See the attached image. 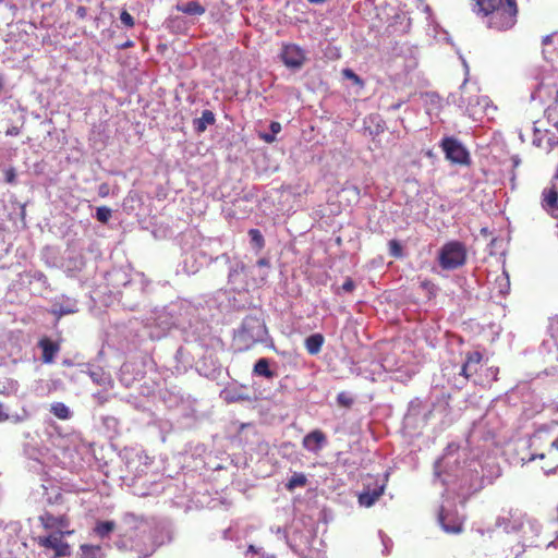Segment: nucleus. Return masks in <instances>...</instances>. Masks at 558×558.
Wrapping results in <instances>:
<instances>
[{
  "mask_svg": "<svg viewBox=\"0 0 558 558\" xmlns=\"http://www.w3.org/2000/svg\"><path fill=\"white\" fill-rule=\"evenodd\" d=\"M474 12L485 19L488 28L508 31L517 23V0H473Z\"/></svg>",
  "mask_w": 558,
  "mask_h": 558,
  "instance_id": "1",
  "label": "nucleus"
},
{
  "mask_svg": "<svg viewBox=\"0 0 558 558\" xmlns=\"http://www.w3.org/2000/svg\"><path fill=\"white\" fill-rule=\"evenodd\" d=\"M531 454L529 461H539V468L545 474H553L558 469V434L551 435L550 433L538 429L533 434L531 439Z\"/></svg>",
  "mask_w": 558,
  "mask_h": 558,
  "instance_id": "2",
  "label": "nucleus"
},
{
  "mask_svg": "<svg viewBox=\"0 0 558 558\" xmlns=\"http://www.w3.org/2000/svg\"><path fill=\"white\" fill-rule=\"evenodd\" d=\"M466 258L465 244L457 240L445 243L438 253V264L444 270H454L464 266Z\"/></svg>",
  "mask_w": 558,
  "mask_h": 558,
  "instance_id": "3",
  "label": "nucleus"
},
{
  "mask_svg": "<svg viewBox=\"0 0 558 558\" xmlns=\"http://www.w3.org/2000/svg\"><path fill=\"white\" fill-rule=\"evenodd\" d=\"M440 147L445 153L446 159L451 163L461 166H469L471 163L468 149L457 138L450 136L444 137L440 142Z\"/></svg>",
  "mask_w": 558,
  "mask_h": 558,
  "instance_id": "4",
  "label": "nucleus"
},
{
  "mask_svg": "<svg viewBox=\"0 0 558 558\" xmlns=\"http://www.w3.org/2000/svg\"><path fill=\"white\" fill-rule=\"evenodd\" d=\"M483 354L480 351H470L465 354V361L461 367V375L465 379H472L475 384V378L481 376L483 372Z\"/></svg>",
  "mask_w": 558,
  "mask_h": 558,
  "instance_id": "5",
  "label": "nucleus"
},
{
  "mask_svg": "<svg viewBox=\"0 0 558 558\" xmlns=\"http://www.w3.org/2000/svg\"><path fill=\"white\" fill-rule=\"evenodd\" d=\"M36 542L40 547L52 549L56 557H66L71 554L70 545L63 541L58 532L48 536H39Z\"/></svg>",
  "mask_w": 558,
  "mask_h": 558,
  "instance_id": "6",
  "label": "nucleus"
},
{
  "mask_svg": "<svg viewBox=\"0 0 558 558\" xmlns=\"http://www.w3.org/2000/svg\"><path fill=\"white\" fill-rule=\"evenodd\" d=\"M280 59L288 68L300 69L305 60V51L294 44L284 45L280 52Z\"/></svg>",
  "mask_w": 558,
  "mask_h": 558,
  "instance_id": "7",
  "label": "nucleus"
},
{
  "mask_svg": "<svg viewBox=\"0 0 558 558\" xmlns=\"http://www.w3.org/2000/svg\"><path fill=\"white\" fill-rule=\"evenodd\" d=\"M266 327L264 323L256 318H250L243 323L240 336L255 343L263 339Z\"/></svg>",
  "mask_w": 558,
  "mask_h": 558,
  "instance_id": "8",
  "label": "nucleus"
},
{
  "mask_svg": "<svg viewBox=\"0 0 558 558\" xmlns=\"http://www.w3.org/2000/svg\"><path fill=\"white\" fill-rule=\"evenodd\" d=\"M38 520L45 530L58 529L59 531L61 529H68L70 525V518L66 514L56 517L49 511L39 515Z\"/></svg>",
  "mask_w": 558,
  "mask_h": 558,
  "instance_id": "9",
  "label": "nucleus"
},
{
  "mask_svg": "<svg viewBox=\"0 0 558 558\" xmlns=\"http://www.w3.org/2000/svg\"><path fill=\"white\" fill-rule=\"evenodd\" d=\"M38 347L41 349V361L45 364H51L56 355L60 351V344L52 341L48 337H43L38 341Z\"/></svg>",
  "mask_w": 558,
  "mask_h": 558,
  "instance_id": "10",
  "label": "nucleus"
},
{
  "mask_svg": "<svg viewBox=\"0 0 558 558\" xmlns=\"http://www.w3.org/2000/svg\"><path fill=\"white\" fill-rule=\"evenodd\" d=\"M327 442V437L320 429L308 433L302 441L303 447L312 452H318Z\"/></svg>",
  "mask_w": 558,
  "mask_h": 558,
  "instance_id": "11",
  "label": "nucleus"
},
{
  "mask_svg": "<svg viewBox=\"0 0 558 558\" xmlns=\"http://www.w3.org/2000/svg\"><path fill=\"white\" fill-rule=\"evenodd\" d=\"M385 486L376 485L374 488H371L369 485H366L364 490L359 495V504L364 507H372L379 497L384 494Z\"/></svg>",
  "mask_w": 558,
  "mask_h": 558,
  "instance_id": "12",
  "label": "nucleus"
},
{
  "mask_svg": "<svg viewBox=\"0 0 558 558\" xmlns=\"http://www.w3.org/2000/svg\"><path fill=\"white\" fill-rule=\"evenodd\" d=\"M542 206L545 209H555L556 207H558V190L555 185H551L543 190Z\"/></svg>",
  "mask_w": 558,
  "mask_h": 558,
  "instance_id": "13",
  "label": "nucleus"
},
{
  "mask_svg": "<svg viewBox=\"0 0 558 558\" xmlns=\"http://www.w3.org/2000/svg\"><path fill=\"white\" fill-rule=\"evenodd\" d=\"M324 342L325 337L322 333H313L305 339L304 345L308 354L317 355L322 351Z\"/></svg>",
  "mask_w": 558,
  "mask_h": 558,
  "instance_id": "14",
  "label": "nucleus"
},
{
  "mask_svg": "<svg viewBox=\"0 0 558 558\" xmlns=\"http://www.w3.org/2000/svg\"><path fill=\"white\" fill-rule=\"evenodd\" d=\"M499 368L496 366L484 367L481 376L475 378V385L487 386L498 379Z\"/></svg>",
  "mask_w": 558,
  "mask_h": 558,
  "instance_id": "15",
  "label": "nucleus"
},
{
  "mask_svg": "<svg viewBox=\"0 0 558 558\" xmlns=\"http://www.w3.org/2000/svg\"><path fill=\"white\" fill-rule=\"evenodd\" d=\"M216 122L215 114L211 110H204L202 117L194 120V130L197 133H204L208 125H213Z\"/></svg>",
  "mask_w": 558,
  "mask_h": 558,
  "instance_id": "16",
  "label": "nucleus"
},
{
  "mask_svg": "<svg viewBox=\"0 0 558 558\" xmlns=\"http://www.w3.org/2000/svg\"><path fill=\"white\" fill-rule=\"evenodd\" d=\"M254 375L271 379L276 376V373L270 369V362L266 357L257 360L253 367Z\"/></svg>",
  "mask_w": 558,
  "mask_h": 558,
  "instance_id": "17",
  "label": "nucleus"
},
{
  "mask_svg": "<svg viewBox=\"0 0 558 558\" xmlns=\"http://www.w3.org/2000/svg\"><path fill=\"white\" fill-rule=\"evenodd\" d=\"M177 11L187 15H203L206 11L205 7L198 1H189L185 3L177 4Z\"/></svg>",
  "mask_w": 558,
  "mask_h": 558,
  "instance_id": "18",
  "label": "nucleus"
},
{
  "mask_svg": "<svg viewBox=\"0 0 558 558\" xmlns=\"http://www.w3.org/2000/svg\"><path fill=\"white\" fill-rule=\"evenodd\" d=\"M76 312H77V307H76L75 303H71V304H66V305L54 304L51 310V314L54 315L57 319H60L61 317H63L65 315L74 314Z\"/></svg>",
  "mask_w": 558,
  "mask_h": 558,
  "instance_id": "19",
  "label": "nucleus"
},
{
  "mask_svg": "<svg viewBox=\"0 0 558 558\" xmlns=\"http://www.w3.org/2000/svg\"><path fill=\"white\" fill-rule=\"evenodd\" d=\"M50 412L58 417L59 420H69L71 417V412L69 408L63 402H54L50 407Z\"/></svg>",
  "mask_w": 558,
  "mask_h": 558,
  "instance_id": "20",
  "label": "nucleus"
},
{
  "mask_svg": "<svg viewBox=\"0 0 558 558\" xmlns=\"http://www.w3.org/2000/svg\"><path fill=\"white\" fill-rule=\"evenodd\" d=\"M81 558H105L100 546L83 544L81 545Z\"/></svg>",
  "mask_w": 558,
  "mask_h": 558,
  "instance_id": "21",
  "label": "nucleus"
},
{
  "mask_svg": "<svg viewBox=\"0 0 558 558\" xmlns=\"http://www.w3.org/2000/svg\"><path fill=\"white\" fill-rule=\"evenodd\" d=\"M307 484V478L303 473H294L286 484L289 492H293L296 487H304Z\"/></svg>",
  "mask_w": 558,
  "mask_h": 558,
  "instance_id": "22",
  "label": "nucleus"
},
{
  "mask_svg": "<svg viewBox=\"0 0 558 558\" xmlns=\"http://www.w3.org/2000/svg\"><path fill=\"white\" fill-rule=\"evenodd\" d=\"M116 529V523L113 521H102L98 522L94 529L95 533L105 538Z\"/></svg>",
  "mask_w": 558,
  "mask_h": 558,
  "instance_id": "23",
  "label": "nucleus"
},
{
  "mask_svg": "<svg viewBox=\"0 0 558 558\" xmlns=\"http://www.w3.org/2000/svg\"><path fill=\"white\" fill-rule=\"evenodd\" d=\"M248 235L251 238V242L252 244L258 250H263L264 246H265V240H264V236L263 234L260 233V231L258 229H251L248 231Z\"/></svg>",
  "mask_w": 558,
  "mask_h": 558,
  "instance_id": "24",
  "label": "nucleus"
},
{
  "mask_svg": "<svg viewBox=\"0 0 558 558\" xmlns=\"http://www.w3.org/2000/svg\"><path fill=\"white\" fill-rule=\"evenodd\" d=\"M546 114L549 120L555 121L556 125L558 124V89L556 93L554 104L546 109Z\"/></svg>",
  "mask_w": 558,
  "mask_h": 558,
  "instance_id": "25",
  "label": "nucleus"
},
{
  "mask_svg": "<svg viewBox=\"0 0 558 558\" xmlns=\"http://www.w3.org/2000/svg\"><path fill=\"white\" fill-rule=\"evenodd\" d=\"M111 209L107 206H100L96 210V219L101 223H107L111 218Z\"/></svg>",
  "mask_w": 558,
  "mask_h": 558,
  "instance_id": "26",
  "label": "nucleus"
},
{
  "mask_svg": "<svg viewBox=\"0 0 558 558\" xmlns=\"http://www.w3.org/2000/svg\"><path fill=\"white\" fill-rule=\"evenodd\" d=\"M337 402L339 405L350 408L353 404V399L345 392H340L337 396Z\"/></svg>",
  "mask_w": 558,
  "mask_h": 558,
  "instance_id": "27",
  "label": "nucleus"
},
{
  "mask_svg": "<svg viewBox=\"0 0 558 558\" xmlns=\"http://www.w3.org/2000/svg\"><path fill=\"white\" fill-rule=\"evenodd\" d=\"M388 245L392 256L400 257L402 255V246L397 240H390Z\"/></svg>",
  "mask_w": 558,
  "mask_h": 558,
  "instance_id": "28",
  "label": "nucleus"
},
{
  "mask_svg": "<svg viewBox=\"0 0 558 558\" xmlns=\"http://www.w3.org/2000/svg\"><path fill=\"white\" fill-rule=\"evenodd\" d=\"M120 20L128 27H133L135 24L134 17L125 10L121 12Z\"/></svg>",
  "mask_w": 558,
  "mask_h": 558,
  "instance_id": "29",
  "label": "nucleus"
},
{
  "mask_svg": "<svg viewBox=\"0 0 558 558\" xmlns=\"http://www.w3.org/2000/svg\"><path fill=\"white\" fill-rule=\"evenodd\" d=\"M442 527L446 532L448 533H460L462 531V524L461 523H457V524H446L444 521H442Z\"/></svg>",
  "mask_w": 558,
  "mask_h": 558,
  "instance_id": "30",
  "label": "nucleus"
},
{
  "mask_svg": "<svg viewBox=\"0 0 558 558\" xmlns=\"http://www.w3.org/2000/svg\"><path fill=\"white\" fill-rule=\"evenodd\" d=\"M4 180L7 183H10V184H13L15 183V180H16V172H15V169L14 168H8L5 171H4Z\"/></svg>",
  "mask_w": 558,
  "mask_h": 558,
  "instance_id": "31",
  "label": "nucleus"
},
{
  "mask_svg": "<svg viewBox=\"0 0 558 558\" xmlns=\"http://www.w3.org/2000/svg\"><path fill=\"white\" fill-rule=\"evenodd\" d=\"M355 288V283L351 278H347L343 284L341 286V290L344 292H352Z\"/></svg>",
  "mask_w": 558,
  "mask_h": 558,
  "instance_id": "32",
  "label": "nucleus"
},
{
  "mask_svg": "<svg viewBox=\"0 0 558 558\" xmlns=\"http://www.w3.org/2000/svg\"><path fill=\"white\" fill-rule=\"evenodd\" d=\"M421 287L422 289H424L425 291H427L429 294H434L435 293V284L430 281V280H424L421 282Z\"/></svg>",
  "mask_w": 558,
  "mask_h": 558,
  "instance_id": "33",
  "label": "nucleus"
},
{
  "mask_svg": "<svg viewBox=\"0 0 558 558\" xmlns=\"http://www.w3.org/2000/svg\"><path fill=\"white\" fill-rule=\"evenodd\" d=\"M110 193V185L108 183H101L99 186H98V195L100 197H107Z\"/></svg>",
  "mask_w": 558,
  "mask_h": 558,
  "instance_id": "34",
  "label": "nucleus"
},
{
  "mask_svg": "<svg viewBox=\"0 0 558 558\" xmlns=\"http://www.w3.org/2000/svg\"><path fill=\"white\" fill-rule=\"evenodd\" d=\"M343 74L345 77L352 80L354 83H356V84L361 83L360 76L357 74H355L352 70L345 69L343 71Z\"/></svg>",
  "mask_w": 558,
  "mask_h": 558,
  "instance_id": "35",
  "label": "nucleus"
},
{
  "mask_svg": "<svg viewBox=\"0 0 558 558\" xmlns=\"http://www.w3.org/2000/svg\"><path fill=\"white\" fill-rule=\"evenodd\" d=\"M76 16H77V19H80V20H84V19H86V16H87V8H86V7H83V5L78 7V8L76 9Z\"/></svg>",
  "mask_w": 558,
  "mask_h": 558,
  "instance_id": "36",
  "label": "nucleus"
},
{
  "mask_svg": "<svg viewBox=\"0 0 558 558\" xmlns=\"http://www.w3.org/2000/svg\"><path fill=\"white\" fill-rule=\"evenodd\" d=\"M246 399H247L246 397L235 396V395H228L226 397V400L228 402H236V401L246 400Z\"/></svg>",
  "mask_w": 558,
  "mask_h": 558,
  "instance_id": "37",
  "label": "nucleus"
},
{
  "mask_svg": "<svg viewBox=\"0 0 558 558\" xmlns=\"http://www.w3.org/2000/svg\"><path fill=\"white\" fill-rule=\"evenodd\" d=\"M270 130L274 134H277L281 131V124L279 122L274 121L270 123Z\"/></svg>",
  "mask_w": 558,
  "mask_h": 558,
  "instance_id": "38",
  "label": "nucleus"
},
{
  "mask_svg": "<svg viewBox=\"0 0 558 558\" xmlns=\"http://www.w3.org/2000/svg\"><path fill=\"white\" fill-rule=\"evenodd\" d=\"M5 133H7V135L15 136L20 133V130L17 126H12V128L8 129Z\"/></svg>",
  "mask_w": 558,
  "mask_h": 558,
  "instance_id": "39",
  "label": "nucleus"
},
{
  "mask_svg": "<svg viewBox=\"0 0 558 558\" xmlns=\"http://www.w3.org/2000/svg\"><path fill=\"white\" fill-rule=\"evenodd\" d=\"M9 418V415L5 413L2 403H0V422H4Z\"/></svg>",
  "mask_w": 558,
  "mask_h": 558,
  "instance_id": "40",
  "label": "nucleus"
},
{
  "mask_svg": "<svg viewBox=\"0 0 558 558\" xmlns=\"http://www.w3.org/2000/svg\"><path fill=\"white\" fill-rule=\"evenodd\" d=\"M57 532H58L59 535H61L62 538L64 536L72 535L74 533L73 530H68V529H61V530H59Z\"/></svg>",
  "mask_w": 558,
  "mask_h": 558,
  "instance_id": "41",
  "label": "nucleus"
},
{
  "mask_svg": "<svg viewBox=\"0 0 558 558\" xmlns=\"http://www.w3.org/2000/svg\"><path fill=\"white\" fill-rule=\"evenodd\" d=\"M263 138L266 143H272L275 141V135L272 134H265L263 135Z\"/></svg>",
  "mask_w": 558,
  "mask_h": 558,
  "instance_id": "42",
  "label": "nucleus"
},
{
  "mask_svg": "<svg viewBox=\"0 0 558 558\" xmlns=\"http://www.w3.org/2000/svg\"><path fill=\"white\" fill-rule=\"evenodd\" d=\"M257 265H258L259 267L268 266V265H269V262H268V259H266V258H260V259H258V260H257Z\"/></svg>",
  "mask_w": 558,
  "mask_h": 558,
  "instance_id": "43",
  "label": "nucleus"
},
{
  "mask_svg": "<svg viewBox=\"0 0 558 558\" xmlns=\"http://www.w3.org/2000/svg\"><path fill=\"white\" fill-rule=\"evenodd\" d=\"M543 43H544V44H548V43H550V37H549V36H546V37L543 39Z\"/></svg>",
  "mask_w": 558,
  "mask_h": 558,
  "instance_id": "44",
  "label": "nucleus"
},
{
  "mask_svg": "<svg viewBox=\"0 0 558 558\" xmlns=\"http://www.w3.org/2000/svg\"><path fill=\"white\" fill-rule=\"evenodd\" d=\"M131 46H133V43H132V41H128V43H125V44L123 45V47H125V48H126V47H131Z\"/></svg>",
  "mask_w": 558,
  "mask_h": 558,
  "instance_id": "45",
  "label": "nucleus"
},
{
  "mask_svg": "<svg viewBox=\"0 0 558 558\" xmlns=\"http://www.w3.org/2000/svg\"><path fill=\"white\" fill-rule=\"evenodd\" d=\"M41 277H45L44 272H39V274H38V276H36L35 278H36V279H38V280H40V279H41Z\"/></svg>",
  "mask_w": 558,
  "mask_h": 558,
  "instance_id": "46",
  "label": "nucleus"
},
{
  "mask_svg": "<svg viewBox=\"0 0 558 558\" xmlns=\"http://www.w3.org/2000/svg\"><path fill=\"white\" fill-rule=\"evenodd\" d=\"M2 86H3V84H2V77L0 76V90L2 89Z\"/></svg>",
  "mask_w": 558,
  "mask_h": 558,
  "instance_id": "47",
  "label": "nucleus"
},
{
  "mask_svg": "<svg viewBox=\"0 0 558 558\" xmlns=\"http://www.w3.org/2000/svg\"><path fill=\"white\" fill-rule=\"evenodd\" d=\"M248 548H250L251 551H254V546L253 545H251Z\"/></svg>",
  "mask_w": 558,
  "mask_h": 558,
  "instance_id": "48",
  "label": "nucleus"
}]
</instances>
